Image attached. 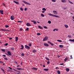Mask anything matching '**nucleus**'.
I'll use <instances>...</instances> for the list:
<instances>
[{
	"mask_svg": "<svg viewBox=\"0 0 74 74\" xmlns=\"http://www.w3.org/2000/svg\"><path fill=\"white\" fill-rule=\"evenodd\" d=\"M23 1V2L25 4H27L28 5H31V4L27 2L26 1Z\"/></svg>",
	"mask_w": 74,
	"mask_h": 74,
	"instance_id": "obj_1",
	"label": "nucleus"
},
{
	"mask_svg": "<svg viewBox=\"0 0 74 74\" xmlns=\"http://www.w3.org/2000/svg\"><path fill=\"white\" fill-rule=\"evenodd\" d=\"M48 37L47 36H46L44 38H43V41H46V40H48Z\"/></svg>",
	"mask_w": 74,
	"mask_h": 74,
	"instance_id": "obj_2",
	"label": "nucleus"
},
{
	"mask_svg": "<svg viewBox=\"0 0 74 74\" xmlns=\"http://www.w3.org/2000/svg\"><path fill=\"white\" fill-rule=\"evenodd\" d=\"M7 53H8V54H7L8 55H9V56H11V55H12V54H11V52L9 51H7Z\"/></svg>",
	"mask_w": 74,
	"mask_h": 74,
	"instance_id": "obj_3",
	"label": "nucleus"
},
{
	"mask_svg": "<svg viewBox=\"0 0 74 74\" xmlns=\"http://www.w3.org/2000/svg\"><path fill=\"white\" fill-rule=\"evenodd\" d=\"M10 19L11 20H14L15 19V18H14V16L12 15L10 16Z\"/></svg>",
	"mask_w": 74,
	"mask_h": 74,
	"instance_id": "obj_4",
	"label": "nucleus"
},
{
	"mask_svg": "<svg viewBox=\"0 0 74 74\" xmlns=\"http://www.w3.org/2000/svg\"><path fill=\"white\" fill-rule=\"evenodd\" d=\"M25 48L26 49H30V47L27 45H25Z\"/></svg>",
	"mask_w": 74,
	"mask_h": 74,
	"instance_id": "obj_5",
	"label": "nucleus"
},
{
	"mask_svg": "<svg viewBox=\"0 0 74 74\" xmlns=\"http://www.w3.org/2000/svg\"><path fill=\"white\" fill-rule=\"evenodd\" d=\"M53 13L54 15H57L58 14V12L56 11H53Z\"/></svg>",
	"mask_w": 74,
	"mask_h": 74,
	"instance_id": "obj_6",
	"label": "nucleus"
},
{
	"mask_svg": "<svg viewBox=\"0 0 74 74\" xmlns=\"http://www.w3.org/2000/svg\"><path fill=\"white\" fill-rule=\"evenodd\" d=\"M3 11H4L3 10H0V13H1V14H2V15L3 14H4L3 13Z\"/></svg>",
	"mask_w": 74,
	"mask_h": 74,
	"instance_id": "obj_7",
	"label": "nucleus"
},
{
	"mask_svg": "<svg viewBox=\"0 0 74 74\" xmlns=\"http://www.w3.org/2000/svg\"><path fill=\"white\" fill-rule=\"evenodd\" d=\"M13 1L14 3H15V4H19V3L18 2H16L15 1Z\"/></svg>",
	"mask_w": 74,
	"mask_h": 74,
	"instance_id": "obj_8",
	"label": "nucleus"
},
{
	"mask_svg": "<svg viewBox=\"0 0 74 74\" xmlns=\"http://www.w3.org/2000/svg\"><path fill=\"white\" fill-rule=\"evenodd\" d=\"M61 2L62 3H66L67 2V0H62Z\"/></svg>",
	"mask_w": 74,
	"mask_h": 74,
	"instance_id": "obj_9",
	"label": "nucleus"
},
{
	"mask_svg": "<svg viewBox=\"0 0 74 74\" xmlns=\"http://www.w3.org/2000/svg\"><path fill=\"white\" fill-rule=\"evenodd\" d=\"M48 15H49V16H53L54 15V14H53L51 13H48Z\"/></svg>",
	"mask_w": 74,
	"mask_h": 74,
	"instance_id": "obj_10",
	"label": "nucleus"
},
{
	"mask_svg": "<svg viewBox=\"0 0 74 74\" xmlns=\"http://www.w3.org/2000/svg\"><path fill=\"white\" fill-rule=\"evenodd\" d=\"M32 70H37L38 69L37 68H32Z\"/></svg>",
	"mask_w": 74,
	"mask_h": 74,
	"instance_id": "obj_11",
	"label": "nucleus"
},
{
	"mask_svg": "<svg viewBox=\"0 0 74 74\" xmlns=\"http://www.w3.org/2000/svg\"><path fill=\"white\" fill-rule=\"evenodd\" d=\"M44 45H45V47H48V46H49V45H48V44L47 43H44Z\"/></svg>",
	"mask_w": 74,
	"mask_h": 74,
	"instance_id": "obj_12",
	"label": "nucleus"
},
{
	"mask_svg": "<svg viewBox=\"0 0 74 74\" xmlns=\"http://www.w3.org/2000/svg\"><path fill=\"white\" fill-rule=\"evenodd\" d=\"M27 26H31V25H30V24L27 23Z\"/></svg>",
	"mask_w": 74,
	"mask_h": 74,
	"instance_id": "obj_13",
	"label": "nucleus"
},
{
	"mask_svg": "<svg viewBox=\"0 0 74 74\" xmlns=\"http://www.w3.org/2000/svg\"><path fill=\"white\" fill-rule=\"evenodd\" d=\"M38 27H39V29H43V27L41 26H39Z\"/></svg>",
	"mask_w": 74,
	"mask_h": 74,
	"instance_id": "obj_14",
	"label": "nucleus"
},
{
	"mask_svg": "<svg viewBox=\"0 0 74 74\" xmlns=\"http://www.w3.org/2000/svg\"><path fill=\"white\" fill-rule=\"evenodd\" d=\"M18 37H16V40L15 41L16 42L18 41Z\"/></svg>",
	"mask_w": 74,
	"mask_h": 74,
	"instance_id": "obj_15",
	"label": "nucleus"
},
{
	"mask_svg": "<svg viewBox=\"0 0 74 74\" xmlns=\"http://www.w3.org/2000/svg\"><path fill=\"white\" fill-rule=\"evenodd\" d=\"M21 48H20V49H23V48H24V47L23 45H21Z\"/></svg>",
	"mask_w": 74,
	"mask_h": 74,
	"instance_id": "obj_16",
	"label": "nucleus"
},
{
	"mask_svg": "<svg viewBox=\"0 0 74 74\" xmlns=\"http://www.w3.org/2000/svg\"><path fill=\"white\" fill-rule=\"evenodd\" d=\"M53 17H56L57 18H59V16H58L55 15L54 14V16H53Z\"/></svg>",
	"mask_w": 74,
	"mask_h": 74,
	"instance_id": "obj_17",
	"label": "nucleus"
},
{
	"mask_svg": "<svg viewBox=\"0 0 74 74\" xmlns=\"http://www.w3.org/2000/svg\"><path fill=\"white\" fill-rule=\"evenodd\" d=\"M64 26L66 28H68V27H69V26H68V25H65Z\"/></svg>",
	"mask_w": 74,
	"mask_h": 74,
	"instance_id": "obj_18",
	"label": "nucleus"
},
{
	"mask_svg": "<svg viewBox=\"0 0 74 74\" xmlns=\"http://www.w3.org/2000/svg\"><path fill=\"white\" fill-rule=\"evenodd\" d=\"M66 71H70V69H69V68H66Z\"/></svg>",
	"mask_w": 74,
	"mask_h": 74,
	"instance_id": "obj_19",
	"label": "nucleus"
},
{
	"mask_svg": "<svg viewBox=\"0 0 74 74\" xmlns=\"http://www.w3.org/2000/svg\"><path fill=\"white\" fill-rule=\"evenodd\" d=\"M1 50L2 52H5V49H1Z\"/></svg>",
	"mask_w": 74,
	"mask_h": 74,
	"instance_id": "obj_20",
	"label": "nucleus"
},
{
	"mask_svg": "<svg viewBox=\"0 0 74 74\" xmlns=\"http://www.w3.org/2000/svg\"><path fill=\"white\" fill-rule=\"evenodd\" d=\"M13 70H14V71H16V72H18V73H21V72H20L19 71H18V70H16L15 69H14Z\"/></svg>",
	"mask_w": 74,
	"mask_h": 74,
	"instance_id": "obj_21",
	"label": "nucleus"
},
{
	"mask_svg": "<svg viewBox=\"0 0 74 74\" xmlns=\"http://www.w3.org/2000/svg\"><path fill=\"white\" fill-rule=\"evenodd\" d=\"M1 30H2V31H5V32H7V30L5 29H1Z\"/></svg>",
	"mask_w": 74,
	"mask_h": 74,
	"instance_id": "obj_22",
	"label": "nucleus"
},
{
	"mask_svg": "<svg viewBox=\"0 0 74 74\" xmlns=\"http://www.w3.org/2000/svg\"><path fill=\"white\" fill-rule=\"evenodd\" d=\"M69 58L67 57H66L64 59L65 61H67V60Z\"/></svg>",
	"mask_w": 74,
	"mask_h": 74,
	"instance_id": "obj_23",
	"label": "nucleus"
},
{
	"mask_svg": "<svg viewBox=\"0 0 74 74\" xmlns=\"http://www.w3.org/2000/svg\"><path fill=\"white\" fill-rule=\"evenodd\" d=\"M69 41H71V42H74V39H70L69 40Z\"/></svg>",
	"mask_w": 74,
	"mask_h": 74,
	"instance_id": "obj_24",
	"label": "nucleus"
},
{
	"mask_svg": "<svg viewBox=\"0 0 74 74\" xmlns=\"http://www.w3.org/2000/svg\"><path fill=\"white\" fill-rule=\"evenodd\" d=\"M69 2L70 3V4H73V3L71 2L70 1H69Z\"/></svg>",
	"mask_w": 74,
	"mask_h": 74,
	"instance_id": "obj_25",
	"label": "nucleus"
},
{
	"mask_svg": "<svg viewBox=\"0 0 74 74\" xmlns=\"http://www.w3.org/2000/svg\"><path fill=\"white\" fill-rule=\"evenodd\" d=\"M33 52L34 53H35V52H37V50L34 49L33 51Z\"/></svg>",
	"mask_w": 74,
	"mask_h": 74,
	"instance_id": "obj_26",
	"label": "nucleus"
},
{
	"mask_svg": "<svg viewBox=\"0 0 74 74\" xmlns=\"http://www.w3.org/2000/svg\"><path fill=\"white\" fill-rule=\"evenodd\" d=\"M16 70H18L19 71V70H22V69L21 68H17Z\"/></svg>",
	"mask_w": 74,
	"mask_h": 74,
	"instance_id": "obj_27",
	"label": "nucleus"
},
{
	"mask_svg": "<svg viewBox=\"0 0 74 74\" xmlns=\"http://www.w3.org/2000/svg\"><path fill=\"white\" fill-rule=\"evenodd\" d=\"M59 47H60V48H63V45H59Z\"/></svg>",
	"mask_w": 74,
	"mask_h": 74,
	"instance_id": "obj_28",
	"label": "nucleus"
},
{
	"mask_svg": "<svg viewBox=\"0 0 74 74\" xmlns=\"http://www.w3.org/2000/svg\"><path fill=\"white\" fill-rule=\"evenodd\" d=\"M42 10H43V11H46L47 10L45 8H44L42 9Z\"/></svg>",
	"mask_w": 74,
	"mask_h": 74,
	"instance_id": "obj_29",
	"label": "nucleus"
},
{
	"mask_svg": "<svg viewBox=\"0 0 74 74\" xmlns=\"http://www.w3.org/2000/svg\"><path fill=\"white\" fill-rule=\"evenodd\" d=\"M57 73H58V74H60V72L59 71H58Z\"/></svg>",
	"mask_w": 74,
	"mask_h": 74,
	"instance_id": "obj_30",
	"label": "nucleus"
},
{
	"mask_svg": "<svg viewBox=\"0 0 74 74\" xmlns=\"http://www.w3.org/2000/svg\"><path fill=\"white\" fill-rule=\"evenodd\" d=\"M45 59H47V60H49V59L47 57H45Z\"/></svg>",
	"mask_w": 74,
	"mask_h": 74,
	"instance_id": "obj_31",
	"label": "nucleus"
},
{
	"mask_svg": "<svg viewBox=\"0 0 74 74\" xmlns=\"http://www.w3.org/2000/svg\"><path fill=\"white\" fill-rule=\"evenodd\" d=\"M5 27L7 28V27H9V26L7 25H5Z\"/></svg>",
	"mask_w": 74,
	"mask_h": 74,
	"instance_id": "obj_32",
	"label": "nucleus"
},
{
	"mask_svg": "<svg viewBox=\"0 0 74 74\" xmlns=\"http://www.w3.org/2000/svg\"><path fill=\"white\" fill-rule=\"evenodd\" d=\"M44 70H45V71H48V69H44Z\"/></svg>",
	"mask_w": 74,
	"mask_h": 74,
	"instance_id": "obj_33",
	"label": "nucleus"
},
{
	"mask_svg": "<svg viewBox=\"0 0 74 74\" xmlns=\"http://www.w3.org/2000/svg\"><path fill=\"white\" fill-rule=\"evenodd\" d=\"M37 34L38 36H40V35H41V34L38 33H37Z\"/></svg>",
	"mask_w": 74,
	"mask_h": 74,
	"instance_id": "obj_34",
	"label": "nucleus"
},
{
	"mask_svg": "<svg viewBox=\"0 0 74 74\" xmlns=\"http://www.w3.org/2000/svg\"><path fill=\"white\" fill-rule=\"evenodd\" d=\"M48 23H49V24H51V21H48Z\"/></svg>",
	"mask_w": 74,
	"mask_h": 74,
	"instance_id": "obj_35",
	"label": "nucleus"
},
{
	"mask_svg": "<svg viewBox=\"0 0 74 74\" xmlns=\"http://www.w3.org/2000/svg\"><path fill=\"white\" fill-rule=\"evenodd\" d=\"M28 46L29 47H31L32 46V44L29 43L28 44Z\"/></svg>",
	"mask_w": 74,
	"mask_h": 74,
	"instance_id": "obj_36",
	"label": "nucleus"
},
{
	"mask_svg": "<svg viewBox=\"0 0 74 74\" xmlns=\"http://www.w3.org/2000/svg\"><path fill=\"white\" fill-rule=\"evenodd\" d=\"M41 16H43V17H44V16H45L42 13L41 14Z\"/></svg>",
	"mask_w": 74,
	"mask_h": 74,
	"instance_id": "obj_37",
	"label": "nucleus"
},
{
	"mask_svg": "<svg viewBox=\"0 0 74 74\" xmlns=\"http://www.w3.org/2000/svg\"><path fill=\"white\" fill-rule=\"evenodd\" d=\"M56 0H52V1L53 2H56Z\"/></svg>",
	"mask_w": 74,
	"mask_h": 74,
	"instance_id": "obj_38",
	"label": "nucleus"
},
{
	"mask_svg": "<svg viewBox=\"0 0 74 74\" xmlns=\"http://www.w3.org/2000/svg\"><path fill=\"white\" fill-rule=\"evenodd\" d=\"M20 10H21V11H23V9L22 8H20Z\"/></svg>",
	"mask_w": 74,
	"mask_h": 74,
	"instance_id": "obj_39",
	"label": "nucleus"
},
{
	"mask_svg": "<svg viewBox=\"0 0 74 74\" xmlns=\"http://www.w3.org/2000/svg\"><path fill=\"white\" fill-rule=\"evenodd\" d=\"M11 49L13 51H14V47H12L11 48Z\"/></svg>",
	"mask_w": 74,
	"mask_h": 74,
	"instance_id": "obj_40",
	"label": "nucleus"
},
{
	"mask_svg": "<svg viewBox=\"0 0 74 74\" xmlns=\"http://www.w3.org/2000/svg\"><path fill=\"white\" fill-rule=\"evenodd\" d=\"M57 41H58V42H62V41L60 40H57Z\"/></svg>",
	"mask_w": 74,
	"mask_h": 74,
	"instance_id": "obj_41",
	"label": "nucleus"
},
{
	"mask_svg": "<svg viewBox=\"0 0 74 74\" xmlns=\"http://www.w3.org/2000/svg\"><path fill=\"white\" fill-rule=\"evenodd\" d=\"M44 28H45V29H48V27H47L46 26H44Z\"/></svg>",
	"mask_w": 74,
	"mask_h": 74,
	"instance_id": "obj_42",
	"label": "nucleus"
},
{
	"mask_svg": "<svg viewBox=\"0 0 74 74\" xmlns=\"http://www.w3.org/2000/svg\"><path fill=\"white\" fill-rule=\"evenodd\" d=\"M25 55V54H24V53H22V54H21V56H24V55Z\"/></svg>",
	"mask_w": 74,
	"mask_h": 74,
	"instance_id": "obj_43",
	"label": "nucleus"
},
{
	"mask_svg": "<svg viewBox=\"0 0 74 74\" xmlns=\"http://www.w3.org/2000/svg\"><path fill=\"white\" fill-rule=\"evenodd\" d=\"M68 37H69V38H71V35H69Z\"/></svg>",
	"mask_w": 74,
	"mask_h": 74,
	"instance_id": "obj_44",
	"label": "nucleus"
},
{
	"mask_svg": "<svg viewBox=\"0 0 74 74\" xmlns=\"http://www.w3.org/2000/svg\"><path fill=\"white\" fill-rule=\"evenodd\" d=\"M27 10V8H25L24 9L25 11H26Z\"/></svg>",
	"mask_w": 74,
	"mask_h": 74,
	"instance_id": "obj_45",
	"label": "nucleus"
},
{
	"mask_svg": "<svg viewBox=\"0 0 74 74\" xmlns=\"http://www.w3.org/2000/svg\"><path fill=\"white\" fill-rule=\"evenodd\" d=\"M49 63H50V62H49V61H48L47 62V64H49Z\"/></svg>",
	"mask_w": 74,
	"mask_h": 74,
	"instance_id": "obj_46",
	"label": "nucleus"
},
{
	"mask_svg": "<svg viewBox=\"0 0 74 74\" xmlns=\"http://www.w3.org/2000/svg\"><path fill=\"white\" fill-rule=\"evenodd\" d=\"M20 31H22V30H23V29L22 28H21L20 29Z\"/></svg>",
	"mask_w": 74,
	"mask_h": 74,
	"instance_id": "obj_47",
	"label": "nucleus"
},
{
	"mask_svg": "<svg viewBox=\"0 0 74 74\" xmlns=\"http://www.w3.org/2000/svg\"><path fill=\"white\" fill-rule=\"evenodd\" d=\"M34 24H36V23H36V21H34Z\"/></svg>",
	"mask_w": 74,
	"mask_h": 74,
	"instance_id": "obj_48",
	"label": "nucleus"
},
{
	"mask_svg": "<svg viewBox=\"0 0 74 74\" xmlns=\"http://www.w3.org/2000/svg\"><path fill=\"white\" fill-rule=\"evenodd\" d=\"M8 43H6L5 45V46H7V45H8Z\"/></svg>",
	"mask_w": 74,
	"mask_h": 74,
	"instance_id": "obj_49",
	"label": "nucleus"
},
{
	"mask_svg": "<svg viewBox=\"0 0 74 74\" xmlns=\"http://www.w3.org/2000/svg\"><path fill=\"white\" fill-rule=\"evenodd\" d=\"M1 70H2V71H3V72H4V73H5V71H4V70L3 69H1Z\"/></svg>",
	"mask_w": 74,
	"mask_h": 74,
	"instance_id": "obj_50",
	"label": "nucleus"
},
{
	"mask_svg": "<svg viewBox=\"0 0 74 74\" xmlns=\"http://www.w3.org/2000/svg\"><path fill=\"white\" fill-rule=\"evenodd\" d=\"M50 44L51 45H53V44L52 43H50Z\"/></svg>",
	"mask_w": 74,
	"mask_h": 74,
	"instance_id": "obj_51",
	"label": "nucleus"
},
{
	"mask_svg": "<svg viewBox=\"0 0 74 74\" xmlns=\"http://www.w3.org/2000/svg\"><path fill=\"white\" fill-rule=\"evenodd\" d=\"M25 30H27V31H28L29 30V28H27V29H25Z\"/></svg>",
	"mask_w": 74,
	"mask_h": 74,
	"instance_id": "obj_52",
	"label": "nucleus"
},
{
	"mask_svg": "<svg viewBox=\"0 0 74 74\" xmlns=\"http://www.w3.org/2000/svg\"><path fill=\"white\" fill-rule=\"evenodd\" d=\"M4 59H5V60H7V58H5Z\"/></svg>",
	"mask_w": 74,
	"mask_h": 74,
	"instance_id": "obj_53",
	"label": "nucleus"
},
{
	"mask_svg": "<svg viewBox=\"0 0 74 74\" xmlns=\"http://www.w3.org/2000/svg\"><path fill=\"white\" fill-rule=\"evenodd\" d=\"M56 69H59V67H56Z\"/></svg>",
	"mask_w": 74,
	"mask_h": 74,
	"instance_id": "obj_54",
	"label": "nucleus"
},
{
	"mask_svg": "<svg viewBox=\"0 0 74 74\" xmlns=\"http://www.w3.org/2000/svg\"><path fill=\"white\" fill-rule=\"evenodd\" d=\"M8 68H9V69H10L11 70H12V68H11V67H8Z\"/></svg>",
	"mask_w": 74,
	"mask_h": 74,
	"instance_id": "obj_55",
	"label": "nucleus"
},
{
	"mask_svg": "<svg viewBox=\"0 0 74 74\" xmlns=\"http://www.w3.org/2000/svg\"><path fill=\"white\" fill-rule=\"evenodd\" d=\"M3 6H5V4L3 3Z\"/></svg>",
	"mask_w": 74,
	"mask_h": 74,
	"instance_id": "obj_56",
	"label": "nucleus"
},
{
	"mask_svg": "<svg viewBox=\"0 0 74 74\" xmlns=\"http://www.w3.org/2000/svg\"><path fill=\"white\" fill-rule=\"evenodd\" d=\"M18 22H20L21 23L22 22L21 21H18Z\"/></svg>",
	"mask_w": 74,
	"mask_h": 74,
	"instance_id": "obj_57",
	"label": "nucleus"
},
{
	"mask_svg": "<svg viewBox=\"0 0 74 74\" xmlns=\"http://www.w3.org/2000/svg\"><path fill=\"white\" fill-rule=\"evenodd\" d=\"M71 59H73V58H72V55H71Z\"/></svg>",
	"mask_w": 74,
	"mask_h": 74,
	"instance_id": "obj_58",
	"label": "nucleus"
},
{
	"mask_svg": "<svg viewBox=\"0 0 74 74\" xmlns=\"http://www.w3.org/2000/svg\"><path fill=\"white\" fill-rule=\"evenodd\" d=\"M56 29V31H58V29Z\"/></svg>",
	"mask_w": 74,
	"mask_h": 74,
	"instance_id": "obj_59",
	"label": "nucleus"
},
{
	"mask_svg": "<svg viewBox=\"0 0 74 74\" xmlns=\"http://www.w3.org/2000/svg\"><path fill=\"white\" fill-rule=\"evenodd\" d=\"M2 56H4V57H5V56H6L5 55H3Z\"/></svg>",
	"mask_w": 74,
	"mask_h": 74,
	"instance_id": "obj_60",
	"label": "nucleus"
},
{
	"mask_svg": "<svg viewBox=\"0 0 74 74\" xmlns=\"http://www.w3.org/2000/svg\"><path fill=\"white\" fill-rule=\"evenodd\" d=\"M55 30H56V29H54L53 30V32H55Z\"/></svg>",
	"mask_w": 74,
	"mask_h": 74,
	"instance_id": "obj_61",
	"label": "nucleus"
},
{
	"mask_svg": "<svg viewBox=\"0 0 74 74\" xmlns=\"http://www.w3.org/2000/svg\"><path fill=\"white\" fill-rule=\"evenodd\" d=\"M12 38H9L10 40H12Z\"/></svg>",
	"mask_w": 74,
	"mask_h": 74,
	"instance_id": "obj_62",
	"label": "nucleus"
},
{
	"mask_svg": "<svg viewBox=\"0 0 74 74\" xmlns=\"http://www.w3.org/2000/svg\"><path fill=\"white\" fill-rule=\"evenodd\" d=\"M31 22H33L34 23V21H31Z\"/></svg>",
	"mask_w": 74,
	"mask_h": 74,
	"instance_id": "obj_63",
	"label": "nucleus"
},
{
	"mask_svg": "<svg viewBox=\"0 0 74 74\" xmlns=\"http://www.w3.org/2000/svg\"><path fill=\"white\" fill-rule=\"evenodd\" d=\"M72 18H73V19H74V16H73L72 17Z\"/></svg>",
	"mask_w": 74,
	"mask_h": 74,
	"instance_id": "obj_64",
	"label": "nucleus"
}]
</instances>
